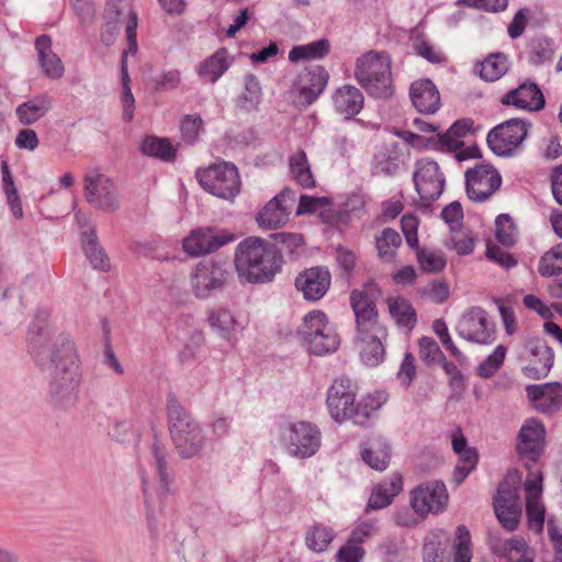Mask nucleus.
Segmentation results:
<instances>
[{"label":"nucleus","instance_id":"44","mask_svg":"<svg viewBox=\"0 0 562 562\" xmlns=\"http://www.w3.org/2000/svg\"><path fill=\"white\" fill-rule=\"evenodd\" d=\"M402 244L400 234L393 228H384L380 237H376V249L379 256L385 261L393 260L395 249Z\"/></svg>","mask_w":562,"mask_h":562},{"label":"nucleus","instance_id":"22","mask_svg":"<svg viewBox=\"0 0 562 562\" xmlns=\"http://www.w3.org/2000/svg\"><path fill=\"white\" fill-rule=\"evenodd\" d=\"M544 426L537 419H528L518 434V453L531 461H536L544 446Z\"/></svg>","mask_w":562,"mask_h":562},{"label":"nucleus","instance_id":"30","mask_svg":"<svg viewBox=\"0 0 562 562\" xmlns=\"http://www.w3.org/2000/svg\"><path fill=\"white\" fill-rule=\"evenodd\" d=\"M52 109V98L47 94H40L23 102L16 108V116L24 125H31L45 116Z\"/></svg>","mask_w":562,"mask_h":562},{"label":"nucleus","instance_id":"64","mask_svg":"<svg viewBox=\"0 0 562 562\" xmlns=\"http://www.w3.org/2000/svg\"><path fill=\"white\" fill-rule=\"evenodd\" d=\"M442 220L450 226V229L456 233L461 226L463 220V210L458 201H453L443 207L441 212Z\"/></svg>","mask_w":562,"mask_h":562},{"label":"nucleus","instance_id":"39","mask_svg":"<svg viewBox=\"0 0 562 562\" xmlns=\"http://www.w3.org/2000/svg\"><path fill=\"white\" fill-rule=\"evenodd\" d=\"M138 18L137 13L133 10L130 11L127 22L125 25L127 48L123 53L122 61H121V72H122V89H125V85L130 86V76L127 71V63L126 55L127 54H136L137 52V30Z\"/></svg>","mask_w":562,"mask_h":562},{"label":"nucleus","instance_id":"62","mask_svg":"<svg viewBox=\"0 0 562 562\" xmlns=\"http://www.w3.org/2000/svg\"><path fill=\"white\" fill-rule=\"evenodd\" d=\"M402 232L405 236L406 243L411 248H418V218L413 214H405L401 218Z\"/></svg>","mask_w":562,"mask_h":562},{"label":"nucleus","instance_id":"36","mask_svg":"<svg viewBox=\"0 0 562 562\" xmlns=\"http://www.w3.org/2000/svg\"><path fill=\"white\" fill-rule=\"evenodd\" d=\"M330 43L326 38H322L305 45H296L289 52V60L299 63L301 60L322 59L328 55Z\"/></svg>","mask_w":562,"mask_h":562},{"label":"nucleus","instance_id":"9","mask_svg":"<svg viewBox=\"0 0 562 562\" xmlns=\"http://www.w3.org/2000/svg\"><path fill=\"white\" fill-rule=\"evenodd\" d=\"M529 127L530 123L525 120L510 119L490 131L487 145L497 156H512L526 138Z\"/></svg>","mask_w":562,"mask_h":562},{"label":"nucleus","instance_id":"29","mask_svg":"<svg viewBox=\"0 0 562 562\" xmlns=\"http://www.w3.org/2000/svg\"><path fill=\"white\" fill-rule=\"evenodd\" d=\"M334 105L337 112L353 116L358 114L363 108V95L361 91L350 85L339 88L334 97Z\"/></svg>","mask_w":562,"mask_h":562},{"label":"nucleus","instance_id":"63","mask_svg":"<svg viewBox=\"0 0 562 562\" xmlns=\"http://www.w3.org/2000/svg\"><path fill=\"white\" fill-rule=\"evenodd\" d=\"M203 124L200 115H186L181 121V134L187 143H194Z\"/></svg>","mask_w":562,"mask_h":562},{"label":"nucleus","instance_id":"17","mask_svg":"<svg viewBox=\"0 0 562 562\" xmlns=\"http://www.w3.org/2000/svg\"><path fill=\"white\" fill-rule=\"evenodd\" d=\"M233 240V234L220 232L212 227H200L193 229L191 234L183 239L182 247L190 257H199L216 251Z\"/></svg>","mask_w":562,"mask_h":562},{"label":"nucleus","instance_id":"2","mask_svg":"<svg viewBox=\"0 0 562 562\" xmlns=\"http://www.w3.org/2000/svg\"><path fill=\"white\" fill-rule=\"evenodd\" d=\"M234 265L241 282L270 283L281 272L282 250L260 237L250 236L237 245Z\"/></svg>","mask_w":562,"mask_h":562},{"label":"nucleus","instance_id":"46","mask_svg":"<svg viewBox=\"0 0 562 562\" xmlns=\"http://www.w3.org/2000/svg\"><path fill=\"white\" fill-rule=\"evenodd\" d=\"M210 326L223 338L231 339L235 330L236 321L227 310L213 311L209 315Z\"/></svg>","mask_w":562,"mask_h":562},{"label":"nucleus","instance_id":"33","mask_svg":"<svg viewBox=\"0 0 562 562\" xmlns=\"http://www.w3.org/2000/svg\"><path fill=\"white\" fill-rule=\"evenodd\" d=\"M227 57L228 52L226 48L217 49L213 55L200 63L199 76L215 83L229 67Z\"/></svg>","mask_w":562,"mask_h":562},{"label":"nucleus","instance_id":"5","mask_svg":"<svg viewBox=\"0 0 562 562\" xmlns=\"http://www.w3.org/2000/svg\"><path fill=\"white\" fill-rule=\"evenodd\" d=\"M195 177L209 193L227 201H233L240 192V178L236 166L221 161L204 169H196Z\"/></svg>","mask_w":562,"mask_h":562},{"label":"nucleus","instance_id":"26","mask_svg":"<svg viewBox=\"0 0 562 562\" xmlns=\"http://www.w3.org/2000/svg\"><path fill=\"white\" fill-rule=\"evenodd\" d=\"M531 357L529 363L522 369L524 374L533 380L546 378L554 361L552 348L544 342L537 344L531 350Z\"/></svg>","mask_w":562,"mask_h":562},{"label":"nucleus","instance_id":"48","mask_svg":"<svg viewBox=\"0 0 562 562\" xmlns=\"http://www.w3.org/2000/svg\"><path fill=\"white\" fill-rule=\"evenodd\" d=\"M121 11L116 7L108 8L105 11L106 22L101 31V41L106 46L114 43L121 29Z\"/></svg>","mask_w":562,"mask_h":562},{"label":"nucleus","instance_id":"45","mask_svg":"<svg viewBox=\"0 0 562 562\" xmlns=\"http://www.w3.org/2000/svg\"><path fill=\"white\" fill-rule=\"evenodd\" d=\"M538 270L542 277H553L562 273V243L541 257Z\"/></svg>","mask_w":562,"mask_h":562},{"label":"nucleus","instance_id":"43","mask_svg":"<svg viewBox=\"0 0 562 562\" xmlns=\"http://www.w3.org/2000/svg\"><path fill=\"white\" fill-rule=\"evenodd\" d=\"M334 531L331 528L322 524L312 526L305 536V543L313 552H324L334 540Z\"/></svg>","mask_w":562,"mask_h":562},{"label":"nucleus","instance_id":"10","mask_svg":"<svg viewBox=\"0 0 562 562\" xmlns=\"http://www.w3.org/2000/svg\"><path fill=\"white\" fill-rule=\"evenodd\" d=\"M86 201L95 209L113 212L119 209L120 201L113 181L103 173L88 172L83 178Z\"/></svg>","mask_w":562,"mask_h":562},{"label":"nucleus","instance_id":"51","mask_svg":"<svg viewBox=\"0 0 562 562\" xmlns=\"http://www.w3.org/2000/svg\"><path fill=\"white\" fill-rule=\"evenodd\" d=\"M459 462L453 472V481L457 485L461 484L464 479L475 469L477 463V452L473 448L459 453Z\"/></svg>","mask_w":562,"mask_h":562},{"label":"nucleus","instance_id":"11","mask_svg":"<svg viewBox=\"0 0 562 562\" xmlns=\"http://www.w3.org/2000/svg\"><path fill=\"white\" fill-rule=\"evenodd\" d=\"M457 333L465 340L480 345H490L495 340L494 323L488 318L486 311L479 306L462 315L457 325Z\"/></svg>","mask_w":562,"mask_h":562},{"label":"nucleus","instance_id":"47","mask_svg":"<svg viewBox=\"0 0 562 562\" xmlns=\"http://www.w3.org/2000/svg\"><path fill=\"white\" fill-rule=\"evenodd\" d=\"M495 227V237L502 245L510 247L516 243L517 227L509 214L498 215Z\"/></svg>","mask_w":562,"mask_h":562},{"label":"nucleus","instance_id":"8","mask_svg":"<svg viewBox=\"0 0 562 562\" xmlns=\"http://www.w3.org/2000/svg\"><path fill=\"white\" fill-rule=\"evenodd\" d=\"M493 505L501 525L508 531L515 530L518 527L522 512L519 486L515 476L509 474L499 483Z\"/></svg>","mask_w":562,"mask_h":562},{"label":"nucleus","instance_id":"57","mask_svg":"<svg viewBox=\"0 0 562 562\" xmlns=\"http://www.w3.org/2000/svg\"><path fill=\"white\" fill-rule=\"evenodd\" d=\"M526 513L529 529L535 533H540L544 525V506L540 499H529L526 502Z\"/></svg>","mask_w":562,"mask_h":562},{"label":"nucleus","instance_id":"14","mask_svg":"<svg viewBox=\"0 0 562 562\" xmlns=\"http://www.w3.org/2000/svg\"><path fill=\"white\" fill-rule=\"evenodd\" d=\"M374 292L379 289L374 283H367L363 290H355L350 294V304L356 317L357 329L370 333L381 329L378 323V311L373 301Z\"/></svg>","mask_w":562,"mask_h":562},{"label":"nucleus","instance_id":"54","mask_svg":"<svg viewBox=\"0 0 562 562\" xmlns=\"http://www.w3.org/2000/svg\"><path fill=\"white\" fill-rule=\"evenodd\" d=\"M503 550L508 562H533L525 541L521 539L506 540Z\"/></svg>","mask_w":562,"mask_h":562},{"label":"nucleus","instance_id":"60","mask_svg":"<svg viewBox=\"0 0 562 562\" xmlns=\"http://www.w3.org/2000/svg\"><path fill=\"white\" fill-rule=\"evenodd\" d=\"M445 246L460 256H467L473 252L474 238L470 234L456 233L445 240Z\"/></svg>","mask_w":562,"mask_h":562},{"label":"nucleus","instance_id":"27","mask_svg":"<svg viewBox=\"0 0 562 562\" xmlns=\"http://www.w3.org/2000/svg\"><path fill=\"white\" fill-rule=\"evenodd\" d=\"M329 327L331 325L324 312L312 311L304 317L299 335L310 350L314 346V341L324 336Z\"/></svg>","mask_w":562,"mask_h":562},{"label":"nucleus","instance_id":"56","mask_svg":"<svg viewBox=\"0 0 562 562\" xmlns=\"http://www.w3.org/2000/svg\"><path fill=\"white\" fill-rule=\"evenodd\" d=\"M372 169L376 175L393 176L398 170V158L386 150H382L374 155Z\"/></svg>","mask_w":562,"mask_h":562},{"label":"nucleus","instance_id":"4","mask_svg":"<svg viewBox=\"0 0 562 562\" xmlns=\"http://www.w3.org/2000/svg\"><path fill=\"white\" fill-rule=\"evenodd\" d=\"M355 78L374 98L393 94L391 57L385 52L370 50L357 59Z\"/></svg>","mask_w":562,"mask_h":562},{"label":"nucleus","instance_id":"6","mask_svg":"<svg viewBox=\"0 0 562 562\" xmlns=\"http://www.w3.org/2000/svg\"><path fill=\"white\" fill-rule=\"evenodd\" d=\"M281 442L290 456L307 459L319 450L322 432L310 422L289 423L281 428Z\"/></svg>","mask_w":562,"mask_h":562},{"label":"nucleus","instance_id":"1","mask_svg":"<svg viewBox=\"0 0 562 562\" xmlns=\"http://www.w3.org/2000/svg\"><path fill=\"white\" fill-rule=\"evenodd\" d=\"M29 352L42 371L47 372L48 396L59 411L72 409L79 400L80 361L71 337L54 335L48 314L38 312L27 331Z\"/></svg>","mask_w":562,"mask_h":562},{"label":"nucleus","instance_id":"16","mask_svg":"<svg viewBox=\"0 0 562 562\" xmlns=\"http://www.w3.org/2000/svg\"><path fill=\"white\" fill-rule=\"evenodd\" d=\"M328 79L329 75L323 66L306 68L299 75L293 86L296 93L295 103L303 108L311 105L322 94Z\"/></svg>","mask_w":562,"mask_h":562},{"label":"nucleus","instance_id":"41","mask_svg":"<svg viewBox=\"0 0 562 562\" xmlns=\"http://www.w3.org/2000/svg\"><path fill=\"white\" fill-rule=\"evenodd\" d=\"M508 71V59L503 53L490 54L482 63L480 77L488 82H494Z\"/></svg>","mask_w":562,"mask_h":562},{"label":"nucleus","instance_id":"52","mask_svg":"<svg viewBox=\"0 0 562 562\" xmlns=\"http://www.w3.org/2000/svg\"><path fill=\"white\" fill-rule=\"evenodd\" d=\"M554 55L553 42L548 37H538L532 41L530 61L536 65H542L552 60Z\"/></svg>","mask_w":562,"mask_h":562},{"label":"nucleus","instance_id":"49","mask_svg":"<svg viewBox=\"0 0 562 562\" xmlns=\"http://www.w3.org/2000/svg\"><path fill=\"white\" fill-rule=\"evenodd\" d=\"M506 356V347L498 345L493 353H491L476 369L477 375L483 379L492 378L503 366Z\"/></svg>","mask_w":562,"mask_h":562},{"label":"nucleus","instance_id":"61","mask_svg":"<svg viewBox=\"0 0 562 562\" xmlns=\"http://www.w3.org/2000/svg\"><path fill=\"white\" fill-rule=\"evenodd\" d=\"M154 91L175 90L181 83V74L177 69L166 70L160 77L151 80Z\"/></svg>","mask_w":562,"mask_h":562},{"label":"nucleus","instance_id":"3","mask_svg":"<svg viewBox=\"0 0 562 562\" xmlns=\"http://www.w3.org/2000/svg\"><path fill=\"white\" fill-rule=\"evenodd\" d=\"M169 431L175 449L182 459L198 456L205 443V436L198 422L175 396H168Z\"/></svg>","mask_w":562,"mask_h":562},{"label":"nucleus","instance_id":"32","mask_svg":"<svg viewBox=\"0 0 562 562\" xmlns=\"http://www.w3.org/2000/svg\"><path fill=\"white\" fill-rule=\"evenodd\" d=\"M151 456L159 480L158 492L160 495L166 496L170 493V485L173 482V473L171 469H169L166 460V449L157 439H155L151 445Z\"/></svg>","mask_w":562,"mask_h":562},{"label":"nucleus","instance_id":"18","mask_svg":"<svg viewBox=\"0 0 562 562\" xmlns=\"http://www.w3.org/2000/svg\"><path fill=\"white\" fill-rule=\"evenodd\" d=\"M447 503L448 492L440 481L422 484L411 492V505L420 516L438 514L443 510Z\"/></svg>","mask_w":562,"mask_h":562},{"label":"nucleus","instance_id":"20","mask_svg":"<svg viewBox=\"0 0 562 562\" xmlns=\"http://www.w3.org/2000/svg\"><path fill=\"white\" fill-rule=\"evenodd\" d=\"M331 277L326 267H312L305 269L295 279V286L303 293L304 299L317 301L322 299L330 286Z\"/></svg>","mask_w":562,"mask_h":562},{"label":"nucleus","instance_id":"37","mask_svg":"<svg viewBox=\"0 0 562 562\" xmlns=\"http://www.w3.org/2000/svg\"><path fill=\"white\" fill-rule=\"evenodd\" d=\"M391 317L397 326L413 328L417 323V315L412 304L404 297H389L386 300Z\"/></svg>","mask_w":562,"mask_h":562},{"label":"nucleus","instance_id":"25","mask_svg":"<svg viewBox=\"0 0 562 562\" xmlns=\"http://www.w3.org/2000/svg\"><path fill=\"white\" fill-rule=\"evenodd\" d=\"M402 490V475L400 473L392 474L390 479L383 480L373 487L368 502V508L376 510L387 507Z\"/></svg>","mask_w":562,"mask_h":562},{"label":"nucleus","instance_id":"21","mask_svg":"<svg viewBox=\"0 0 562 562\" xmlns=\"http://www.w3.org/2000/svg\"><path fill=\"white\" fill-rule=\"evenodd\" d=\"M501 102L503 105H514L517 109L529 111H540L546 104L544 95L539 86L530 80L505 93Z\"/></svg>","mask_w":562,"mask_h":562},{"label":"nucleus","instance_id":"58","mask_svg":"<svg viewBox=\"0 0 562 562\" xmlns=\"http://www.w3.org/2000/svg\"><path fill=\"white\" fill-rule=\"evenodd\" d=\"M340 345V339L335 329L329 327L324 336H321L310 351L316 356L335 352Z\"/></svg>","mask_w":562,"mask_h":562},{"label":"nucleus","instance_id":"50","mask_svg":"<svg viewBox=\"0 0 562 562\" xmlns=\"http://www.w3.org/2000/svg\"><path fill=\"white\" fill-rule=\"evenodd\" d=\"M471 536L464 525L456 529L454 555L453 562H471L472 553L470 549Z\"/></svg>","mask_w":562,"mask_h":562},{"label":"nucleus","instance_id":"53","mask_svg":"<svg viewBox=\"0 0 562 562\" xmlns=\"http://www.w3.org/2000/svg\"><path fill=\"white\" fill-rule=\"evenodd\" d=\"M417 260L424 272L437 273L443 270L447 265L443 255L428 250L417 248Z\"/></svg>","mask_w":562,"mask_h":562},{"label":"nucleus","instance_id":"24","mask_svg":"<svg viewBox=\"0 0 562 562\" xmlns=\"http://www.w3.org/2000/svg\"><path fill=\"white\" fill-rule=\"evenodd\" d=\"M35 49L43 74L50 79H59L64 76L65 68L60 58L52 49V38L42 34L35 40Z\"/></svg>","mask_w":562,"mask_h":562},{"label":"nucleus","instance_id":"12","mask_svg":"<svg viewBox=\"0 0 562 562\" xmlns=\"http://www.w3.org/2000/svg\"><path fill=\"white\" fill-rule=\"evenodd\" d=\"M413 181L420 200L426 203L439 199L446 183L439 165L435 160L425 158L416 161Z\"/></svg>","mask_w":562,"mask_h":562},{"label":"nucleus","instance_id":"31","mask_svg":"<svg viewBox=\"0 0 562 562\" xmlns=\"http://www.w3.org/2000/svg\"><path fill=\"white\" fill-rule=\"evenodd\" d=\"M473 132V120L456 121L445 133L438 134L437 144L441 150L457 151L463 146L460 138Z\"/></svg>","mask_w":562,"mask_h":562},{"label":"nucleus","instance_id":"13","mask_svg":"<svg viewBox=\"0 0 562 562\" xmlns=\"http://www.w3.org/2000/svg\"><path fill=\"white\" fill-rule=\"evenodd\" d=\"M502 184L499 172L490 165H477L465 172V190L470 200L483 202Z\"/></svg>","mask_w":562,"mask_h":562},{"label":"nucleus","instance_id":"28","mask_svg":"<svg viewBox=\"0 0 562 562\" xmlns=\"http://www.w3.org/2000/svg\"><path fill=\"white\" fill-rule=\"evenodd\" d=\"M361 458L371 469L384 471L390 463L391 447L385 439L374 438L362 448Z\"/></svg>","mask_w":562,"mask_h":562},{"label":"nucleus","instance_id":"40","mask_svg":"<svg viewBox=\"0 0 562 562\" xmlns=\"http://www.w3.org/2000/svg\"><path fill=\"white\" fill-rule=\"evenodd\" d=\"M140 151L145 156L164 161H171L176 157V148L166 138L146 136L140 144Z\"/></svg>","mask_w":562,"mask_h":562},{"label":"nucleus","instance_id":"19","mask_svg":"<svg viewBox=\"0 0 562 562\" xmlns=\"http://www.w3.org/2000/svg\"><path fill=\"white\" fill-rule=\"evenodd\" d=\"M294 202V191L290 188H284L257 214L256 221L258 225L268 229H277L285 225Z\"/></svg>","mask_w":562,"mask_h":562},{"label":"nucleus","instance_id":"38","mask_svg":"<svg viewBox=\"0 0 562 562\" xmlns=\"http://www.w3.org/2000/svg\"><path fill=\"white\" fill-rule=\"evenodd\" d=\"M374 331L375 334L373 336L368 340H364V345L360 352L361 360L369 367L379 366L385 353L382 339L386 337V331L383 328Z\"/></svg>","mask_w":562,"mask_h":562},{"label":"nucleus","instance_id":"34","mask_svg":"<svg viewBox=\"0 0 562 562\" xmlns=\"http://www.w3.org/2000/svg\"><path fill=\"white\" fill-rule=\"evenodd\" d=\"M387 397L389 395L384 391H378L373 394H368L360 402L355 404L351 420L357 425H366L372 414L378 412L387 401Z\"/></svg>","mask_w":562,"mask_h":562},{"label":"nucleus","instance_id":"42","mask_svg":"<svg viewBox=\"0 0 562 562\" xmlns=\"http://www.w3.org/2000/svg\"><path fill=\"white\" fill-rule=\"evenodd\" d=\"M290 170L294 180L303 188H314L315 180L305 151L299 150L290 157Z\"/></svg>","mask_w":562,"mask_h":562},{"label":"nucleus","instance_id":"55","mask_svg":"<svg viewBox=\"0 0 562 562\" xmlns=\"http://www.w3.org/2000/svg\"><path fill=\"white\" fill-rule=\"evenodd\" d=\"M418 346L419 357L427 366L443 360L445 353L434 338L427 336L422 337L418 340Z\"/></svg>","mask_w":562,"mask_h":562},{"label":"nucleus","instance_id":"15","mask_svg":"<svg viewBox=\"0 0 562 562\" xmlns=\"http://www.w3.org/2000/svg\"><path fill=\"white\" fill-rule=\"evenodd\" d=\"M356 385L348 378L334 381L327 391L326 405L329 415L336 422L351 420L355 409Z\"/></svg>","mask_w":562,"mask_h":562},{"label":"nucleus","instance_id":"59","mask_svg":"<svg viewBox=\"0 0 562 562\" xmlns=\"http://www.w3.org/2000/svg\"><path fill=\"white\" fill-rule=\"evenodd\" d=\"M550 385L543 393V403L539 404V409L544 413H552L560 409L562 405V385L559 382L546 383Z\"/></svg>","mask_w":562,"mask_h":562},{"label":"nucleus","instance_id":"35","mask_svg":"<svg viewBox=\"0 0 562 562\" xmlns=\"http://www.w3.org/2000/svg\"><path fill=\"white\" fill-rule=\"evenodd\" d=\"M82 247L87 259L94 269L106 271L110 268V260L104 249L98 243L94 229L85 232L82 235Z\"/></svg>","mask_w":562,"mask_h":562},{"label":"nucleus","instance_id":"7","mask_svg":"<svg viewBox=\"0 0 562 562\" xmlns=\"http://www.w3.org/2000/svg\"><path fill=\"white\" fill-rule=\"evenodd\" d=\"M231 276L229 263L226 260L203 259L190 274L192 291L198 299H207L214 292L223 290Z\"/></svg>","mask_w":562,"mask_h":562},{"label":"nucleus","instance_id":"23","mask_svg":"<svg viewBox=\"0 0 562 562\" xmlns=\"http://www.w3.org/2000/svg\"><path fill=\"white\" fill-rule=\"evenodd\" d=\"M409 97L413 105L420 113L431 114L439 109V91L430 79L414 81L411 85Z\"/></svg>","mask_w":562,"mask_h":562}]
</instances>
